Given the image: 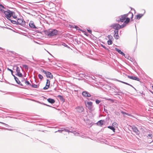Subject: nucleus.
<instances>
[{"mask_svg":"<svg viewBox=\"0 0 153 153\" xmlns=\"http://www.w3.org/2000/svg\"><path fill=\"white\" fill-rule=\"evenodd\" d=\"M126 25H120L119 24H114L111 26V27L114 29L116 30H118L120 28L124 27Z\"/></svg>","mask_w":153,"mask_h":153,"instance_id":"3","label":"nucleus"},{"mask_svg":"<svg viewBox=\"0 0 153 153\" xmlns=\"http://www.w3.org/2000/svg\"><path fill=\"white\" fill-rule=\"evenodd\" d=\"M108 128L111 130H112L114 132H115V129L114 127L111 126H108Z\"/></svg>","mask_w":153,"mask_h":153,"instance_id":"22","label":"nucleus"},{"mask_svg":"<svg viewBox=\"0 0 153 153\" xmlns=\"http://www.w3.org/2000/svg\"><path fill=\"white\" fill-rule=\"evenodd\" d=\"M13 17L14 18H16V16H14V17L13 16Z\"/></svg>","mask_w":153,"mask_h":153,"instance_id":"43","label":"nucleus"},{"mask_svg":"<svg viewBox=\"0 0 153 153\" xmlns=\"http://www.w3.org/2000/svg\"><path fill=\"white\" fill-rule=\"evenodd\" d=\"M76 109L77 111L79 112H82L84 110V108L82 106H78Z\"/></svg>","mask_w":153,"mask_h":153,"instance_id":"11","label":"nucleus"},{"mask_svg":"<svg viewBox=\"0 0 153 153\" xmlns=\"http://www.w3.org/2000/svg\"><path fill=\"white\" fill-rule=\"evenodd\" d=\"M143 15L142 14H139L137 15L136 16L137 19H140L143 16Z\"/></svg>","mask_w":153,"mask_h":153,"instance_id":"20","label":"nucleus"},{"mask_svg":"<svg viewBox=\"0 0 153 153\" xmlns=\"http://www.w3.org/2000/svg\"><path fill=\"white\" fill-rule=\"evenodd\" d=\"M152 88H153V86H152Z\"/></svg>","mask_w":153,"mask_h":153,"instance_id":"46","label":"nucleus"},{"mask_svg":"<svg viewBox=\"0 0 153 153\" xmlns=\"http://www.w3.org/2000/svg\"><path fill=\"white\" fill-rule=\"evenodd\" d=\"M88 32L90 33L91 34L92 33L91 30H87Z\"/></svg>","mask_w":153,"mask_h":153,"instance_id":"37","label":"nucleus"},{"mask_svg":"<svg viewBox=\"0 0 153 153\" xmlns=\"http://www.w3.org/2000/svg\"><path fill=\"white\" fill-rule=\"evenodd\" d=\"M63 130V131H64L65 132H71V131H70L69 130H68V129H64Z\"/></svg>","mask_w":153,"mask_h":153,"instance_id":"34","label":"nucleus"},{"mask_svg":"<svg viewBox=\"0 0 153 153\" xmlns=\"http://www.w3.org/2000/svg\"><path fill=\"white\" fill-rule=\"evenodd\" d=\"M58 97L59 98H63L62 96L60 95H58Z\"/></svg>","mask_w":153,"mask_h":153,"instance_id":"38","label":"nucleus"},{"mask_svg":"<svg viewBox=\"0 0 153 153\" xmlns=\"http://www.w3.org/2000/svg\"><path fill=\"white\" fill-rule=\"evenodd\" d=\"M29 26L31 28L36 29V27L35 26L34 23L32 22H30L29 23Z\"/></svg>","mask_w":153,"mask_h":153,"instance_id":"15","label":"nucleus"},{"mask_svg":"<svg viewBox=\"0 0 153 153\" xmlns=\"http://www.w3.org/2000/svg\"><path fill=\"white\" fill-rule=\"evenodd\" d=\"M16 72L17 74L16 75L20 77H22V74L20 72V69L18 67H17L16 69Z\"/></svg>","mask_w":153,"mask_h":153,"instance_id":"10","label":"nucleus"},{"mask_svg":"<svg viewBox=\"0 0 153 153\" xmlns=\"http://www.w3.org/2000/svg\"><path fill=\"white\" fill-rule=\"evenodd\" d=\"M133 15L132 13L129 12L128 13L122 15L120 19V20L121 22H123L126 24L128 23L130 21V19H132Z\"/></svg>","mask_w":153,"mask_h":153,"instance_id":"1","label":"nucleus"},{"mask_svg":"<svg viewBox=\"0 0 153 153\" xmlns=\"http://www.w3.org/2000/svg\"><path fill=\"white\" fill-rule=\"evenodd\" d=\"M100 100H96V102L97 104H99L100 102Z\"/></svg>","mask_w":153,"mask_h":153,"instance_id":"33","label":"nucleus"},{"mask_svg":"<svg viewBox=\"0 0 153 153\" xmlns=\"http://www.w3.org/2000/svg\"><path fill=\"white\" fill-rule=\"evenodd\" d=\"M7 70L9 71H11V73L12 74H13V71H12V70L10 69L9 68H7Z\"/></svg>","mask_w":153,"mask_h":153,"instance_id":"35","label":"nucleus"},{"mask_svg":"<svg viewBox=\"0 0 153 153\" xmlns=\"http://www.w3.org/2000/svg\"><path fill=\"white\" fill-rule=\"evenodd\" d=\"M47 101L49 102L51 104H53L55 102V100L54 99L50 98L48 99Z\"/></svg>","mask_w":153,"mask_h":153,"instance_id":"17","label":"nucleus"},{"mask_svg":"<svg viewBox=\"0 0 153 153\" xmlns=\"http://www.w3.org/2000/svg\"><path fill=\"white\" fill-rule=\"evenodd\" d=\"M147 137L149 138H152V135L151 134H149L147 136Z\"/></svg>","mask_w":153,"mask_h":153,"instance_id":"32","label":"nucleus"},{"mask_svg":"<svg viewBox=\"0 0 153 153\" xmlns=\"http://www.w3.org/2000/svg\"><path fill=\"white\" fill-rule=\"evenodd\" d=\"M107 100H110V101H111L112 102H114V100H113L112 99H107Z\"/></svg>","mask_w":153,"mask_h":153,"instance_id":"36","label":"nucleus"},{"mask_svg":"<svg viewBox=\"0 0 153 153\" xmlns=\"http://www.w3.org/2000/svg\"><path fill=\"white\" fill-rule=\"evenodd\" d=\"M63 130H59L58 131L60 132H62V131H63Z\"/></svg>","mask_w":153,"mask_h":153,"instance_id":"39","label":"nucleus"},{"mask_svg":"<svg viewBox=\"0 0 153 153\" xmlns=\"http://www.w3.org/2000/svg\"><path fill=\"white\" fill-rule=\"evenodd\" d=\"M136 47H137V45H135V46H134V50H135V49L136 48Z\"/></svg>","mask_w":153,"mask_h":153,"instance_id":"40","label":"nucleus"},{"mask_svg":"<svg viewBox=\"0 0 153 153\" xmlns=\"http://www.w3.org/2000/svg\"><path fill=\"white\" fill-rule=\"evenodd\" d=\"M114 36L115 38L117 39H118L119 37L118 34V30H114Z\"/></svg>","mask_w":153,"mask_h":153,"instance_id":"13","label":"nucleus"},{"mask_svg":"<svg viewBox=\"0 0 153 153\" xmlns=\"http://www.w3.org/2000/svg\"><path fill=\"white\" fill-rule=\"evenodd\" d=\"M1 7L2 8H4V6H3L2 5L0 4V7Z\"/></svg>","mask_w":153,"mask_h":153,"instance_id":"41","label":"nucleus"},{"mask_svg":"<svg viewBox=\"0 0 153 153\" xmlns=\"http://www.w3.org/2000/svg\"><path fill=\"white\" fill-rule=\"evenodd\" d=\"M1 48L0 47V49H1Z\"/></svg>","mask_w":153,"mask_h":153,"instance_id":"45","label":"nucleus"},{"mask_svg":"<svg viewBox=\"0 0 153 153\" xmlns=\"http://www.w3.org/2000/svg\"><path fill=\"white\" fill-rule=\"evenodd\" d=\"M101 46H102V47L103 48H104L105 49L106 48V47L105 46H103V45H101Z\"/></svg>","mask_w":153,"mask_h":153,"instance_id":"42","label":"nucleus"},{"mask_svg":"<svg viewBox=\"0 0 153 153\" xmlns=\"http://www.w3.org/2000/svg\"><path fill=\"white\" fill-rule=\"evenodd\" d=\"M4 13L5 15V16L8 19H9L10 20H11L9 18L11 17V16L12 15V12L8 10L7 11H5L4 12Z\"/></svg>","mask_w":153,"mask_h":153,"instance_id":"5","label":"nucleus"},{"mask_svg":"<svg viewBox=\"0 0 153 153\" xmlns=\"http://www.w3.org/2000/svg\"><path fill=\"white\" fill-rule=\"evenodd\" d=\"M87 104L88 105V108L91 109L92 108V103L91 102H87Z\"/></svg>","mask_w":153,"mask_h":153,"instance_id":"16","label":"nucleus"},{"mask_svg":"<svg viewBox=\"0 0 153 153\" xmlns=\"http://www.w3.org/2000/svg\"><path fill=\"white\" fill-rule=\"evenodd\" d=\"M77 27V26H75V27L76 28Z\"/></svg>","mask_w":153,"mask_h":153,"instance_id":"44","label":"nucleus"},{"mask_svg":"<svg viewBox=\"0 0 153 153\" xmlns=\"http://www.w3.org/2000/svg\"><path fill=\"white\" fill-rule=\"evenodd\" d=\"M45 33L49 37H51L56 35L58 34V31L55 29H51L46 31Z\"/></svg>","mask_w":153,"mask_h":153,"instance_id":"2","label":"nucleus"},{"mask_svg":"<svg viewBox=\"0 0 153 153\" xmlns=\"http://www.w3.org/2000/svg\"><path fill=\"white\" fill-rule=\"evenodd\" d=\"M115 50L117 51L120 54L123 55V56H124L125 57H126L125 56V53H123V52H122L121 50L118 49L117 48H115Z\"/></svg>","mask_w":153,"mask_h":153,"instance_id":"14","label":"nucleus"},{"mask_svg":"<svg viewBox=\"0 0 153 153\" xmlns=\"http://www.w3.org/2000/svg\"><path fill=\"white\" fill-rule=\"evenodd\" d=\"M121 113L123 114H126L128 116H131V117H133V116L131 115V114H129L128 113H126L125 112H124L123 111H121Z\"/></svg>","mask_w":153,"mask_h":153,"instance_id":"23","label":"nucleus"},{"mask_svg":"<svg viewBox=\"0 0 153 153\" xmlns=\"http://www.w3.org/2000/svg\"><path fill=\"white\" fill-rule=\"evenodd\" d=\"M23 67L26 69H28V66L27 65H23Z\"/></svg>","mask_w":153,"mask_h":153,"instance_id":"30","label":"nucleus"},{"mask_svg":"<svg viewBox=\"0 0 153 153\" xmlns=\"http://www.w3.org/2000/svg\"><path fill=\"white\" fill-rule=\"evenodd\" d=\"M38 76L39 78L41 79H42L43 78V76L40 74H39Z\"/></svg>","mask_w":153,"mask_h":153,"instance_id":"27","label":"nucleus"},{"mask_svg":"<svg viewBox=\"0 0 153 153\" xmlns=\"http://www.w3.org/2000/svg\"><path fill=\"white\" fill-rule=\"evenodd\" d=\"M25 83L27 85H28L30 84L29 82L27 81H25Z\"/></svg>","mask_w":153,"mask_h":153,"instance_id":"28","label":"nucleus"},{"mask_svg":"<svg viewBox=\"0 0 153 153\" xmlns=\"http://www.w3.org/2000/svg\"><path fill=\"white\" fill-rule=\"evenodd\" d=\"M17 25H22L25 24V22L21 19H19L17 21Z\"/></svg>","mask_w":153,"mask_h":153,"instance_id":"8","label":"nucleus"},{"mask_svg":"<svg viewBox=\"0 0 153 153\" xmlns=\"http://www.w3.org/2000/svg\"><path fill=\"white\" fill-rule=\"evenodd\" d=\"M124 74L125 76H127L128 78H130V79L135 80L137 81H139L140 80L139 78L137 77H136V76H128L126 74Z\"/></svg>","mask_w":153,"mask_h":153,"instance_id":"6","label":"nucleus"},{"mask_svg":"<svg viewBox=\"0 0 153 153\" xmlns=\"http://www.w3.org/2000/svg\"><path fill=\"white\" fill-rule=\"evenodd\" d=\"M42 72L46 74V76L47 78H50L51 79L53 78V76L51 73L48 71H46L43 69L41 70Z\"/></svg>","mask_w":153,"mask_h":153,"instance_id":"4","label":"nucleus"},{"mask_svg":"<svg viewBox=\"0 0 153 153\" xmlns=\"http://www.w3.org/2000/svg\"><path fill=\"white\" fill-rule=\"evenodd\" d=\"M108 37L109 39V40H111L112 39H113L112 36L111 35H108Z\"/></svg>","mask_w":153,"mask_h":153,"instance_id":"25","label":"nucleus"},{"mask_svg":"<svg viewBox=\"0 0 153 153\" xmlns=\"http://www.w3.org/2000/svg\"><path fill=\"white\" fill-rule=\"evenodd\" d=\"M117 81L118 82H121L122 83H123L125 84L126 85H129V86H132L130 84L128 83H127V82H123V81H120V80H117Z\"/></svg>","mask_w":153,"mask_h":153,"instance_id":"21","label":"nucleus"},{"mask_svg":"<svg viewBox=\"0 0 153 153\" xmlns=\"http://www.w3.org/2000/svg\"><path fill=\"white\" fill-rule=\"evenodd\" d=\"M108 45H111L112 44V42L111 40H109L108 41Z\"/></svg>","mask_w":153,"mask_h":153,"instance_id":"26","label":"nucleus"},{"mask_svg":"<svg viewBox=\"0 0 153 153\" xmlns=\"http://www.w3.org/2000/svg\"><path fill=\"white\" fill-rule=\"evenodd\" d=\"M32 87L34 88H37L38 85H36L34 84L32 85Z\"/></svg>","mask_w":153,"mask_h":153,"instance_id":"31","label":"nucleus"},{"mask_svg":"<svg viewBox=\"0 0 153 153\" xmlns=\"http://www.w3.org/2000/svg\"><path fill=\"white\" fill-rule=\"evenodd\" d=\"M132 128L133 131L135 132L137 134H139L140 133V131H139L137 128L134 126H132Z\"/></svg>","mask_w":153,"mask_h":153,"instance_id":"7","label":"nucleus"},{"mask_svg":"<svg viewBox=\"0 0 153 153\" xmlns=\"http://www.w3.org/2000/svg\"><path fill=\"white\" fill-rule=\"evenodd\" d=\"M82 95L83 96L85 97H90L91 94L87 91H83L82 93Z\"/></svg>","mask_w":153,"mask_h":153,"instance_id":"12","label":"nucleus"},{"mask_svg":"<svg viewBox=\"0 0 153 153\" xmlns=\"http://www.w3.org/2000/svg\"><path fill=\"white\" fill-rule=\"evenodd\" d=\"M103 120H101L98 121L97 123V125L100 126H102L103 124Z\"/></svg>","mask_w":153,"mask_h":153,"instance_id":"18","label":"nucleus"},{"mask_svg":"<svg viewBox=\"0 0 153 153\" xmlns=\"http://www.w3.org/2000/svg\"><path fill=\"white\" fill-rule=\"evenodd\" d=\"M11 22L13 24H17V21H14V20H11Z\"/></svg>","mask_w":153,"mask_h":153,"instance_id":"29","label":"nucleus"},{"mask_svg":"<svg viewBox=\"0 0 153 153\" xmlns=\"http://www.w3.org/2000/svg\"><path fill=\"white\" fill-rule=\"evenodd\" d=\"M50 84V81L49 79H47L46 82V85L44 87L43 89L44 90H46L48 89L49 88Z\"/></svg>","mask_w":153,"mask_h":153,"instance_id":"9","label":"nucleus"},{"mask_svg":"<svg viewBox=\"0 0 153 153\" xmlns=\"http://www.w3.org/2000/svg\"><path fill=\"white\" fill-rule=\"evenodd\" d=\"M14 76V78H15V80L16 81V82L19 84L20 85V82L19 81V79L18 78H17V77H15V76ZM21 85H22L21 84Z\"/></svg>","mask_w":153,"mask_h":153,"instance_id":"19","label":"nucleus"},{"mask_svg":"<svg viewBox=\"0 0 153 153\" xmlns=\"http://www.w3.org/2000/svg\"><path fill=\"white\" fill-rule=\"evenodd\" d=\"M112 125L113 126H114V127H115L116 126H118L117 123L116 122H114L112 124Z\"/></svg>","mask_w":153,"mask_h":153,"instance_id":"24","label":"nucleus"}]
</instances>
